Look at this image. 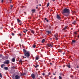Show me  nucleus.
I'll list each match as a JSON object with an SVG mask.
<instances>
[{
	"label": "nucleus",
	"mask_w": 79,
	"mask_h": 79,
	"mask_svg": "<svg viewBox=\"0 0 79 79\" xmlns=\"http://www.w3.org/2000/svg\"><path fill=\"white\" fill-rule=\"evenodd\" d=\"M17 20H19V19H17Z\"/></svg>",
	"instance_id": "obj_63"
},
{
	"label": "nucleus",
	"mask_w": 79,
	"mask_h": 79,
	"mask_svg": "<svg viewBox=\"0 0 79 79\" xmlns=\"http://www.w3.org/2000/svg\"><path fill=\"white\" fill-rule=\"evenodd\" d=\"M22 56L23 58H26V56Z\"/></svg>",
	"instance_id": "obj_34"
},
{
	"label": "nucleus",
	"mask_w": 79,
	"mask_h": 79,
	"mask_svg": "<svg viewBox=\"0 0 79 79\" xmlns=\"http://www.w3.org/2000/svg\"><path fill=\"white\" fill-rule=\"evenodd\" d=\"M10 63V61L8 60H6L4 62V64H9Z\"/></svg>",
	"instance_id": "obj_4"
},
{
	"label": "nucleus",
	"mask_w": 79,
	"mask_h": 79,
	"mask_svg": "<svg viewBox=\"0 0 79 79\" xmlns=\"http://www.w3.org/2000/svg\"><path fill=\"white\" fill-rule=\"evenodd\" d=\"M4 69H5V70H8V68L6 67H4Z\"/></svg>",
	"instance_id": "obj_14"
},
{
	"label": "nucleus",
	"mask_w": 79,
	"mask_h": 79,
	"mask_svg": "<svg viewBox=\"0 0 79 79\" xmlns=\"http://www.w3.org/2000/svg\"><path fill=\"white\" fill-rule=\"evenodd\" d=\"M19 62H20V63H21V62H22V60L20 59L19 61Z\"/></svg>",
	"instance_id": "obj_33"
},
{
	"label": "nucleus",
	"mask_w": 79,
	"mask_h": 79,
	"mask_svg": "<svg viewBox=\"0 0 79 79\" xmlns=\"http://www.w3.org/2000/svg\"><path fill=\"white\" fill-rule=\"evenodd\" d=\"M60 76H62L63 75V73H60Z\"/></svg>",
	"instance_id": "obj_31"
},
{
	"label": "nucleus",
	"mask_w": 79,
	"mask_h": 79,
	"mask_svg": "<svg viewBox=\"0 0 79 79\" xmlns=\"http://www.w3.org/2000/svg\"><path fill=\"white\" fill-rule=\"evenodd\" d=\"M31 76L32 79H34V78H35V75H34V74H31Z\"/></svg>",
	"instance_id": "obj_6"
},
{
	"label": "nucleus",
	"mask_w": 79,
	"mask_h": 79,
	"mask_svg": "<svg viewBox=\"0 0 79 79\" xmlns=\"http://www.w3.org/2000/svg\"><path fill=\"white\" fill-rule=\"evenodd\" d=\"M46 21L47 22H48V20H46Z\"/></svg>",
	"instance_id": "obj_48"
},
{
	"label": "nucleus",
	"mask_w": 79,
	"mask_h": 79,
	"mask_svg": "<svg viewBox=\"0 0 79 79\" xmlns=\"http://www.w3.org/2000/svg\"><path fill=\"white\" fill-rule=\"evenodd\" d=\"M17 22L19 23H21V20H17Z\"/></svg>",
	"instance_id": "obj_21"
},
{
	"label": "nucleus",
	"mask_w": 79,
	"mask_h": 79,
	"mask_svg": "<svg viewBox=\"0 0 79 79\" xmlns=\"http://www.w3.org/2000/svg\"><path fill=\"white\" fill-rule=\"evenodd\" d=\"M71 56H69V58H71Z\"/></svg>",
	"instance_id": "obj_58"
},
{
	"label": "nucleus",
	"mask_w": 79,
	"mask_h": 79,
	"mask_svg": "<svg viewBox=\"0 0 79 79\" xmlns=\"http://www.w3.org/2000/svg\"><path fill=\"white\" fill-rule=\"evenodd\" d=\"M59 79H62V77L61 76H59Z\"/></svg>",
	"instance_id": "obj_28"
},
{
	"label": "nucleus",
	"mask_w": 79,
	"mask_h": 79,
	"mask_svg": "<svg viewBox=\"0 0 79 79\" xmlns=\"http://www.w3.org/2000/svg\"><path fill=\"white\" fill-rule=\"evenodd\" d=\"M0 29H2V27H0Z\"/></svg>",
	"instance_id": "obj_53"
},
{
	"label": "nucleus",
	"mask_w": 79,
	"mask_h": 79,
	"mask_svg": "<svg viewBox=\"0 0 79 79\" xmlns=\"http://www.w3.org/2000/svg\"><path fill=\"white\" fill-rule=\"evenodd\" d=\"M53 75H56V74L55 73H53Z\"/></svg>",
	"instance_id": "obj_45"
},
{
	"label": "nucleus",
	"mask_w": 79,
	"mask_h": 79,
	"mask_svg": "<svg viewBox=\"0 0 79 79\" xmlns=\"http://www.w3.org/2000/svg\"><path fill=\"white\" fill-rule=\"evenodd\" d=\"M4 0H2V2H2V3H3V1H4Z\"/></svg>",
	"instance_id": "obj_41"
},
{
	"label": "nucleus",
	"mask_w": 79,
	"mask_h": 79,
	"mask_svg": "<svg viewBox=\"0 0 79 79\" xmlns=\"http://www.w3.org/2000/svg\"><path fill=\"white\" fill-rule=\"evenodd\" d=\"M39 6H41V4H39Z\"/></svg>",
	"instance_id": "obj_51"
},
{
	"label": "nucleus",
	"mask_w": 79,
	"mask_h": 79,
	"mask_svg": "<svg viewBox=\"0 0 79 79\" xmlns=\"http://www.w3.org/2000/svg\"><path fill=\"white\" fill-rule=\"evenodd\" d=\"M0 58H2V59H3V56H2V54H0Z\"/></svg>",
	"instance_id": "obj_17"
},
{
	"label": "nucleus",
	"mask_w": 79,
	"mask_h": 79,
	"mask_svg": "<svg viewBox=\"0 0 79 79\" xmlns=\"http://www.w3.org/2000/svg\"><path fill=\"white\" fill-rule=\"evenodd\" d=\"M64 54H65V53L64 52L63 53V55H64Z\"/></svg>",
	"instance_id": "obj_44"
},
{
	"label": "nucleus",
	"mask_w": 79,
	"mask_h": 79,
	"mask_svg": "<svg viewBox=\"0 0 79 79\" xmlns=\"http://www.w3.org/2000/svg\"><path fill=\"white\" fill-rule=\"evenodd\" d=\"M42 75H43V76H45V73H43L42 74Z\"/></svg>",
	"instance_id": "obj_39"
},
{
	"label": "nucleus",
	"mask_w": 79,
	"mask_h": 79,
	"mask_svg": "<svg viewBox=\"0 0 79 79\" xmlns=\"http://www.w3.org/2000/svg\"><path fill=\"white\" fill-rule=\"evenodd\" d=\"M50 28H51V27H49V28L50 29Z\"/></svg>",
	"instance_id": "obj_56"
},
{
	"label": "nucleus",
	"mask_w": 79,
	"mask_h": 79,
	"mask_svg": "<svg viewBox=\"0 0 79 79\" xmlns=\"http://www.w3.org/2000/svg\"><path fill=\"white\" fill-rule=\"evenodd\" d=\"M0 77H2V75L1 73H0Z\"/></svg>",
	"instance_id": "obj_26"
},
{
	"label": "nucleus",
	"mask_w": 79,
	"mask_h": 79,
	"mask_svg": "<svg viewBox=\"0 0 79 79\" xmlns=\"http://www.w3.org/2000/svg\"><path fill=\"white\" fill-rule=\"evenodd\" d=\"M39 58L38 57H36V58H35V60H39Z\"/></svg>",
	"instance_id": "obj_24"
},
{
	"label": "nucleus",
	"mask_w": 79,
	"mask_h": 79,
	"mask_svg": "<svg viewBox=\"0 0 79 79\" xmlns=\"http://www.w3.org/2000/svg\"><path fill=\"white\" fill-rule=\"evenodd\" d=\"M14 32H15V33H16V31H14Z\"/></svg>",
	"instance_id": "obj_50"
},
{
	"label": "nucleus",
	"mask_w": 79,
	"mask_h": 79,
	"mask_svg": "<svg viewBox=\"0 0 79 79\" xmlns=\"http://www.w3.org/2000/svg\"><path fill=\"white\" fill-rule=\"evenodd\" d=\"M21 24H22V23H20L19 24V26H20V25H21Z\"/></svg>",
	"instance_id": "obj_35"
},
{
	"label": "nucleus",
	"mask_w": 79,
	"mask_h": 79,
	"mask_svg": "<svg viewBox=\"0 0 79 79\" xmlns=\"http://www.w3.org/2000/svg\"><path fill=\"white\" fill-rule=\"evenodd\" d=\"M23 53L24 54V56H26L27 58H29V56H30V54H29L30 53L29 52H27L26 50V49H23Z\"/></svg>",
	"instance_id": "obj_1"
},
{
	"label": "nucleus",
	"mask_w": 79,
	"mask_h": 79,
	"mask_svg": "<svg viewBox=\"0 0 79 79\" xmlns=\"http://www.w3.org/2000/svg\"><path fill=\"white\" fill-rule=\"evenodd\" d=\"M76 23V21H74L73 22V24H75V23Z\"/></svg>",
	"instance_id": "obj_22"
},
{
	"label": "nucleus",
	"mask_w": 79,
	"mask_h": 79,
	"mask_svg": "<svg viewBox=\"0 0 79 79\" xmlns=\"http://www.w3.org/2000/svg\"><path fill=\"white\" fill-rule=\"evenodd\" d=\"M36 8H37V7H36Z\"/></svg>",
	"instance_id": "obj_61"
},
{
	"label": "nucleus",
	"mask_w": 79,
	"mask_h": 79,
	"mask_svg": "<svg viewBox=\"0 0 79 79\" xmlns=\"http://www.w3.org/2000/svg\"><path fill=\"white\" fill-rule=\"evenodd\" d=\"M73 13H76V12L75 11H73Z\"/></svg>",
	"instance_id": "obj_36"
},
{
	"label": "nucleus",
	"mask_w": 79,
	"mask_h": 79,
	"mask_svg": "<svg viewBox=\"0 0 79 79\" xmlns=\"http://www.w3.org/2000/svg\"><path fill=\"white\" fill-rule=\"evenodd\" d=\"M44 19L45 20H47V18H45Z\"/></svg>",
	"instance_id": "obj_43"
},
{
	"label": "nucleus",
	"mask_w": 79,
	"mask_h": 79,
	"mask_svg": "<svg viewBox=\"0 0 79 79\" xmlns=\"http://www.w3.org/2000/svg\"><path fill=\"white\" fill-rule=\"evenodd\" d=\"M46 32L47 34H51V31H46Z\"/></svg>",
	"instance_id": "obj_7"
},
{
	"label": "nucleus",
	"mask_w": 79,
	"mask_h": 79,
	"mask_svg": "<svg viewBox=\"0 0 79 79\" xmlns=\"http://www.w3.org/2000/svg\"><path fill=\"white\" fill-rule=\"evenodd\" d=\"M52 1H53V2H55V0H52Z\"/></svg>",
	"instance_id": "obj_49"
},
{
	"label": "nucleus",
	"mask_w": 79,
	"mask_h": 79,
	"mask_svg": "<svg viewBox=\"0 0 79 79\" xmlns=\"http://www.w3.org/2000/svg\"><path fill=\"white\" fill-rule=\"evenodd\" d=\"M42 43H44V42H45V39H43L41 42Z\"/></svg>",
	"instance_id": "obj_18"
},
{
	"label": "nucleus",
	"mask_w": 79,
	"mask_h": 79,
	"mask_svg": "<svg viewBox=\"0 0 79 79\" xmlns=\"http://www.w3.org/2000/svg\"><path fill=\"white\" fill-rule=\"evenodd\" d=\"M77 68H78V67H77Z\"/></svg>",
	"instance_id": "obj_62"
},
{
	"label": "nucleus",
	"mask_w": 79,
	"mask_h": 79,
	"mask_svg": "<svg viewBox=\"0 0 79 79\" xmlns=\"http://www.w3.org/2000/svg\"><path fill=\"white\" fill-rule=\"evenodd\" d=\"M44 22H45V20H44Z\"/></svg>",
	"instance_id": "obj_60"
},
{
	"label": "nucleus",
	"mask_w": 79,
	"mask_h": 79,
	"mask_svg": "<svg viewBox=\"0 0 79 79\" xmlns=\"http://www.w3.org/2000/svg\"><path fill=\"white\" fill-rule=\"evenodd\" d=\"M72 19H74V17H72Z\"/></svg>",
	"instance_id": "obj_38"
},
{
	"label": "nucleus",
	"mask_w": 79,
	"mask_h": 79,
	"mask_svg": "<svg viewBox=\"0 0 79 79\" xmlns=\"http://www.w3.org/2000/svg\"><path fill=\"white\" fill-rule=\"evenodd\" d=\"M13 5H10V7H11V8H13Z\"/></svg>",
	"instance_id": "obj_37"
},
{
	"label": "nucleus",
	"mask_w": 79,
	"mask_h": 79,
	"mask_svg": "<svg viewBox=\"0 0 79 79\" xmlns=\"http://www.w3.org/2000/svg\"><path fill=\"white\" fill-rule=\"evenodd\" d=\"M18 37H19V36L21 37L22 36V34H21V33H19L18 34Z\"/></svg>",
	"instance_id": "obj_15"
},
{
	"label": "nucleus",
	"mask_w": 79,
	"mask_h": 79,
	"mask_svg": "<svg viewBox=\"0 0 79 79\" xmlns=\"http://www.w3.org/2000/svg\"><path fill=\"white\" fill-rule=\"evenodd\" d=\"M12 62H15V58H13L12 59Z\"/></svg>",
	"instance_id": "obj_10"
},
{
	"label": "nucleus",
	"mask_w": 79,
	"mask_h": 79,
	"mask_svg": "<svg viewBox=\"0 0 79 79\" xmlns=\"http://www.w3.org/2000/svg\"><path fill=\"white\" fill-rule=\"evenodd\" d=\"M10 2H12V0H10Z\"/></svg>",
	"instance_id": "obj_47"
},
{
	"label": "nucleus",
	"mask_w": 79,
	"mask_h": 79,
	"mask_svg": "<svg viewBox=\"0 0 79 79\" xmlns=\"http://www.w3.org/2000/svg\"><path fill=\"white\" fill-rule=\"evenodd\" d=\"M49 5H50V3L48 2L47 4V7H48V6H49Z\"/></svg>",
	"instance_id": "obj_23"
},
{
	"label": "nucleus",
	"mask_w": 79,
	"mask_h": 79,
	"mask_svg": "<svg viewBox=\"0 0 79 79\" xmlns=\"http://www.w3.org/2000/svg\"><path fill=\"white\" fill-rule=\"evenodd\" d=\"M76 41L75 40H72V42L73 44H74V43H76Z\"/></svg>",
	"instance_id": "obj_11"
},
{
	"label": "nucleus",
	"mask_w": 79,
	"mask_h": 79,
	"mask_svg": "<svg viewBox=\"0 0 79 79\" xmlns=\"http://www.w3.org/2000/svg\"><path fill=\"white\" fill-rule=\"evenodd\" d=\"M74 34H75V35H76V34H77V32L75 31V32H74Z\"/></svg>",
	"instance_id": "obj_30"
},
{
	"label": "nucleus",
	"mask_w": 79,
	"mask_h": 79,
	"mask_svg": "<svg viewBox=\"0 0 79 79\" xmlns=\"http://www.w3.org/2000/svg\"><path fill=\"white\" fill-rule=\"evenodd\" d=\"M67 27H68V26H65L63 29V30H66V29H67Z\"/></svg>",
	"instance_id": "obj_9"
},
{
	"label": "nucleus",
	"mask_w": 79,
	"mask_h": 79,
	"mask_svg": "<svg viewBox=\"0 0 79 79\" xmlns=\"http://www.w3.org/2000/svg\"><path fill=\"white\" fill-rule=\"evenodd\" d=\"M15 79H20V77L18 75H17L15 76Z\"/></svg>",
	"instance_id": "obj_5"
},
{
	"label": "nucleus",
	"mask_w": 79,
	"mask_h": 79,
	"mask_svg": "<svg viewBox=\"0 0 79 79\" xmlns=\"http://www.w3.org/2000/svg\"><path fill=\"white\" fill-rule=\"evenodd\" d=\"M37 75V74H36Z\"/></svg>",
	"instance_id": "obj_64"
},
{
	"label": "nucleus",
	"mask_w": 79,
	"mask_h": 79,
	"mask_svg": "<svg viewBox=\"0 0 79 79\" xmlns=\"http://www.w3.org/2000/svg\"><path fill=\"white\" fill-rule=\"evenodd\" d=\"M39 65H36L35 66V68H37L38 66Z\"/></svg>",
	"instance_id": "obj_29"
},
{
	"label": "nucleus",
	"mask_w": 79,
	"mask_h": 79,
	"mask_svg": "<svg viewBox=\"0 0 79 79\" xmlns=\"http://www.w3.org/2000/svg\"><path fill=\"white\" fill-rule=\"evenodd\" d=\"M12 9V7H11V8H10V10H11Z\"/></svg>",
	"instance_id": "obj_54"
},
{
	"label": "nucleus",
	"mask_w": 79,
	"mask_h": 79,
	"mask_svg": "<svg viewBox=\"0 0 79 79\" xmlns=\"http://www.w3.org/2000/svg\"><path fill=\"white\" fill-rule=\"evenodd\" d=\"M31 11H32L34 12L35 11V9H33Z\"/></svg>",
	"instance_id": "obj_27"
},
{
	"label": "nucleus",
	"mask_w": 79,
	"mask_h": 79,
	"mask_svg": "<svg viewBox=\"0 0 79 79\" xmlns=\"http://www.w3.org/2000/svg\"><path fill=\"white\" fill-rule=\"evenodd\" d=\"M78 37L79 38V35H78Z\"/></svg>",
	"instance_id": "obj_52"
},
{
	"label": "nucleus",
	"mask_w": 79,
	"mask_h": 79,
	"mask_svg": "<svg viewBox=\"0 0 79 79\" xmlns=\"http://www.w3.org/2000/svg\"><path fill=\"white\" fill-rule=\"evenodd\" d=\"M27 30H25L23 31V32H24V33H26V32H27Z\"/></svg>",
	"instance_id": "obj_20"
},
{
	"label": "nucleus",
	"mask_w": 79,
	"mask_h": 79,
	"mask_svg": "<svg viewBox=\"0 0 79 79\" xmlns=\"http://www.w3.org/2000/svg\"><path fill=\"white\" fill-rule=\"evenodd\" d=\"M11 26H13V23H11Z\"/></svg>",
	"instance_id": "obj_46"
},
{
	"label": "nucleus",
	"mask_w": 79,
	"mask_h": 79,
	"mask_svg": "<svg viewBox=\"0 0 79 79\" xmlns=\"http://www.w3.org/2000/svg\"><path fill=\"white\" fill-rule=\"evenodd\" d=\"M69 13V9L65 8L64 9L63 11H62V14H64V13Z\"/></svg>",
	"instance_id": "obj_2"
},
{
	"label": "nucleus",
	"mask_w": 79,
	"mask_h": 79,
	"mask_svg": "<svg viewBox=\"0 0 79 79\" xmlns=\"http://www.w3.org/2000/svg\"><path fill=\"white\" fill-rule=\"evenodd\" d=\"M24 74H25V73L23 74V75H24Z\"/></svg>",
	"instance_id": "obj_55"
},
{
	"label": "nucleus",
	"mask_w": 79,
	"mask_h": 79,
	"mask_svg": "<svg viewBox=\"0 0 79 79\" xmlns=\"http://www.w3.org/2000/svg\"><path fill=\"white\" fill-rule=\"evenodd\" d=\"M57 18L58 19H61L60 17V16L58 15H57Z\"/></svg>",
	"instance_id": "obj_8"
},
{
	"label": "nucleus",
	"mask_w": 79,
	"mask_h": 79,
	"mask_svg": "<svg viewBox=\"0 0 79 79\" xmlns=\"http://www.w3.org/2000/svg\"><path fill=\"white\" fill-rule=\"evenodd\" d=\"M67 67H68L69 68H71V67H70V64H67L66 65Z\"/></svg>",
	"instance_id": "obj_12"
},
{
	"label": "nucleus",
	"mask_w": 79,
	"mask_h": 79,
	"mask_svg": "<svg viewBox=\"0 0 79 79\" xmlns=\"http://www.w3.org/2000/svg\"><path fill=\"white\" fill-rule=\"evenodd\" d=\"M47 46L48 47L47 48H48V49H50V48H49V47H50V48H53V44L52 43H48L47 44Z\"/></svg>",
	"instance_id": "obj_3"
},
{
	"label": "nucleus",
	"mask_w": 79,
	"mask_h": 79,
	"mask_svg": "<svg viewBox=\"0 0 79 79\" xmlns=\"http://www.w3.org/2000/svg\"><path fill=\"white\" fill-rule=\"evenodd\" d=\"M11 34L12 36H14V35H15V34H14L13 33H12Z\"/></svg>",
	"instance_id": "obj_32"
},
{
	"label": "nucleus",
	"mask_w": 79,
	"mask_h": 79,
	"mask_svg": "<svg viewBox=\"0 0 79 79\" xmlns=\"http://www.w3.org/2000/svg\"><path fill=\"white\" fill-rule=\"evenodd\" d=\"M51 74V73H48V75H50Z\"/></svg>",
	"instance_id": "obj_40"
},
{
	"label": "nucleus",
	"mask_w": 79,
	"mask_h": 79,
	"mask_svg": "<svg viewBox=\"0 0 79 79\" xmlns=\"http://www.w3.org/2000/svg\"><path fill=\"white\" fill-rule=\"evenodd\" d=\"M50 64L51 65H52V63H50Z\"/></svg>",
	"instance_id": "obj_42"
},
{
	"label": "nucleus",
	"mask_w": 79,
	"mask_h": 79,
	"mask_svg": "<svg viewBox=\"0 0 79 79\" xmlns=\"http://www.w3.org/2000/svg\"><path fill=\"white\" fill-rule=\"evenodd\" d=\"M5 66V65L4 64H2L1 65V67L2 68H3V66Z\"/></svg>",
	"instance_id": "obj_19"
},
{
	"label": "nucleus",
	"mask_w": 79,
	"mask_h": 79,
	"mask_svg": "<svg viewBox=\"0 0 79 79\" xmlns=\"http://www.w3.org/2000/svg\"><path fill=\"white\" fill-rule=\"evenodd\" d=\"M31 31L32 34H34V31L32 30H31Z\"/></svg>",
	"instance_id": "obj_16"
},
{
	"label": "nucleus",
	"mask_w": 79,
	"mask_h": 79,
	"mask_svg": "<svg viewBox=\"0 0 79 79\" xmlns=\"http://www.w3.org/2000/svg\"><path fill=\"white\" fill-rule=\"evenodd\" d=\"M35 45L34 44L33 46V48H35Z\"/></svg>",
	"instance_id": "obj_25"
},
{
	"label": "nucleus",
	"mask_w": 79,
	"mask_h": 79,
	"mask_svg": "<svg viewBox=\"0 0 79 79\" xmlns=\"http://www.w3.org/2000/svg\"><path fill=\"white\" fill-rule=\"evenodd\" d=\"M5 58H6V56L5 57Z\"/></svg>",
	"instance_id": "obj_57"
},
{
	"label": "nucleus",
	"mask_w": 79,
	"mask_h": 79,
	"mask_svg": "<svg viewBox=\"0 0 79 79\" xmlns=\"http://www.w3.org/2000/svg\"><path fill=\"white\" fill-rule=\"evenodd\" d=\"M54 36L55 37L56 40H58V38H57V37H56V35H54Z\"/></svg>",
	"instance_id": "obj_13"
},
{
	"label": "nucleus",
	"mask_w": 79,
	"mask_h": 79,
	"mask_svg": "<svg viewBox=\"0 0 79 79\" xmlns=\"http://www.w3.org/2000/svg\"><path fill=\"white\" fill-rule=\"evenodd\" d=\"M55 73H56V72H55Z\"/></svg>",
	"instance_id": "obj_59"
}]
</instances>
